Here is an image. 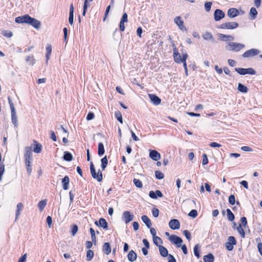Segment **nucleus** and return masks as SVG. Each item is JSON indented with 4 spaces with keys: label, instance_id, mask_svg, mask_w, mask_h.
Returning <instances> with one entry per match:
<instances>
[{
    "label": "nucleus",
    "instance_id": "f257e3e1",
    "mask_svg": "<svg viewBox=\"0 0 262 262\" xmlns=\"http://www.w3.org/2000/svg\"><path fill=\"white\" fill-rule=\"evenodd\" d=\"M15 21L19 24H28L36 29H38L40 26V23L34 18L30 17L26 14L15 18Z\"/></svg>",
    "mask_w": 262,
    "mask_h": 262
},
{
    "label": "nucleus",
    "instance_id": "f03ea898",
    "mask_svg": "<svg viewBox=\"0 0 262 262\" xmlns=\"http://www.w3.org/2000/svg\"><path fill=\"white\" fill-rule=\"evenodd\" d=\"M245 45L236 42H228L225 46L227 50L234 52H239L244 49Z\"/></svg>",
    "mask_w": 262,
    "mask_h": 262
},
{
    "label": "nucleus",
    "instance_id": "7ed1b4c3",
    "mask_svg": "<svg viewBox=\"0 0 262 262\" xmlns=\"http://www.w3.org/2000/svg\"><path fill=\"white\" fill-rule=\"evenodd\" d=\"M8 102L9 104L10 105V109H11V120L13 124V125L15 126V127H17L18 125L17 123V117L16 115V111L14 107V106L13 105V103L11 100L10 98L9 97L8 98Z\"/></svg>",
    "mask_w": 262,
    "mask_h": 262
},
{
    "label": "nucleus",
    "instance_id": "20e7f679",
    "mask_svg": "<svg viewBox=\"0 0 262 262\" xmlns=\"http://www.w3.org/2000/svg\"><path fill=\"white\" fill-rule=\"evenodd\" d=\"M90 170L92 176L94 179H96L99 182L102 181L103 177L102 172L99 169L98 172H96L93 163L92 162L90 163Z\"/></svg>",
    "mask_w": 262,
    "mask_h": 262
},
{
    "label": "nucleus",
    "instance_id": "39448f33",
    "mask_svg": "<svg viewBox=\"0 0 262 262\" xmlns=\"http://www.w3.org/2000/svg\"><path fill=\"white\" fill-rule=\"evenodd\" d=\"M235 71L240 75H245L246 74L255 75L256 74L255 71L252 68L247 69L236 68Z\"/></svg>",
    "mask_w": 262,
    "mask_h": 262
},
{
    "label": "nucleus",
    "instance_id": "423d86ee",
    "mask_svg": "<svg viewBox=\"0 0 262 262\" xmlns=\"http://www.w3.org/2000/svg\"><path fill=\"white\" fill-rule=\"evenodd\" d=\"M238 26V24L236 22H227L221 24L219 28L222 29H234Z\"/></svg>",
    "mask_w": 262,
    "mask_h": 262
},
{
    "label": "nucleus",
    "instance_id": "0eeeda50",
    "mask_svg": "<svg viewBox=\"0 0 262 262\" xmlns=\"http://www.w3.org/2000/svg\"><path fill=\"white\" fill-rule=\"evenodd\" d=\"M134 217L133 214H132L128 211H125L123 212L122 219L125 224H127L133 220Z\"/></svg>",
    "mask_w": 262,
    "mask_h": 262
},
{
    "label": "nucleus",
    "instance_id": "6e6552de",
    "mask_svg": "<svg viewBox=\"0 0 262 262\" xmlns=\"http://www.w3.org/2000/svg\"><path fill=\"white\" fill-rule=\"evenodd\" d=\"M259 53V51L258 50L255 49H250V50H247V51H246L243 54V56L244 58L251 57H253V56L258 54Z\"/></svg>",
    "mask_w": 262,
    "mask_h": 262
},
{
    "label": "nucleus",
    "instance_id": "1a4fd4ad",
    "mask_svg": "<svg viewBox=\"0 0 262 262\" xmlns=\"http://www.w3.org/2000/svg\"><path fill=\"white\" fill-rule=\"evenodd\" d=\"M170 241L176 244L178 247H180L183 243V240L180 237L172 235L169 237Z\"/></svg>",
    "mask_w": 262,
    "mask_h": 262
},
{
    "label": "nucleus",
    "instance_id": "9d476101",
    "mask_svg": "<svg viewBox=\"0 0 262 262\" xmlns=\"http://www.w3.org/2000/svg\"><path fill=\"white\" fill-rule=\"evenodd\" d=\"M225 17L224 12L220 10L216 9L214 12V18L215 21H219Z\"/></svg>",
    "mask_w": 262,
    "mask_h": 262
},
{
    "label": "nucleus",
    "instance_id": "9b49d317",
    "mask_svg": "<svg viewBox=\"0 0 262 262\" xmlns=\"http://www.w3.org/2000/svg\"><path fill=\"white\" fill-rule=\"evenodd\" d=\"M169 226L171 229L176 230L180 228V224L178 220L172 219L170 221Z\"/></svg>",
    "mask_w": 262,
    "mask_h": 262
},
{
    "label": "nucleus",
    "instance_id": "f8f14e48",
    "mask_svg": "<svg viewBox=\"0 0 262 262\" xmlns=\"http://www.w3.org/2000/svg\"><path fill=\"white\" fill-rule=\"evenodd\" d=\"M95 225H96L98 227H100L103 228V229L106 230L107 229V223L106 220L103 218H100L99 219V222L95 221Z\"/></svg>",
    "mask_w": 262,
    "mask_h": 262
},
{
    "label": "nucleus",
    "instance_id": "ddd939ff",
    "mask_svg": "<svg viewBox=\"0 0 262 262\" xmlns=\"http://www.w3.org/2000/svg\"><path fill=\"white\" fill-rule=\"evenodd\" d=\"M239 15L238 10L234 8H230L227 12V15L230 18H234Z\"/></svg>",
    "mask_w": 262,
    "mask_h": 262
},
{
    "label": "nucleus",
    "instance_id": "4468645a",
    "mask_svg": "<svg viewBox=\"0 0 262 262\" xmlns=\"http://www.w3.org/2000/svg\"><path fill=\"white\" fill-rule=\"evenodd\" d=\"M174 22L181 30H184L185 29L184 25V21L182 20L180 16H177L174 18Z\"/></svg>",
    "mask_w": 262,
    "mask_h": 262
},
{
    "label": "nucleus",
    "instance_id": "2eb2a0df",
    "mask_svg": "<svg viewBox=\"0 0 262 262\" xmlns=\"http://www.w3.org/2000/svg\"><path fill=\"white\" fill-rule=\"evenodd\" d=\"M149 157L154 161H158L161 158L160 154L156 150L150 151Z\"/></svg>",
    "mask_w": 262,
    "mask_h": 262
},
{
    "label": "nucleus",
    "instance_id": "dca6fc26",
    "mask_svg": "<svg viewBox=\"0 0 262 262\" xmlns=\"http://www.w3.org/2000/svg\"><path fill=\"white\" fill-rule=\"evenodd\" d=\"M148 97L154 105H157L160 104L161 100L157 96L154 94H148Z\"/></svg>",
    "mask_w": 262,
    "mask_h": 262
},
{
    "label": "nucleus",
    "instance_id": "f3484780",
    "mask_svg": "<svg viewBox=\"0 0 262 262\" xmlns=\"http://www.w3.org/2000/svg\"><path fill=\"white\" fill-rule=\"evenodd\" d=\"M219 39L223 41H230L234 40V37L230 35H225L223 34H219Z\"/></svg>",
    "mask_w": 262,
    "mask_h": 262
},
{
    "label": "nucleus",
    "instance_id": "a211bd4d",
    "mask_svg": "<svg viewBox=\"0 0 262 262\" xmlns=\"http://www.w3.org/2000/svg\"><path fill=\"white\" fill-rule=\"evenodd\" d=\"M33 151L36 154H39L41 152L42 146L41 144L36 141H34L33 145Z\"/></svg>",
    "mask_w": 262,
    "mask_h": 262
},
{
    "label": "nucleus",
    "instance_id": "6ab92c4d",
    "mask_svg": "<svg viewBox=\"0 0 262 262\" xmlns=\"http://www.w3.org/2000/svg\"><path fill=\"white\" fill-rule=\"evenodd\" d=\"M24 205L21 203H19L17 204L16 210L15 211V221L18 219V216L20 214V212L23 208Z\"/></svg>",
    "mask_w": 262,
    "mask_h": 262
},
{
    "label": "nucleus",
    "instance_id": "aec40b11",
    "mask_svg": "<svg viewBox=\"0 0 262 262\" xmlns=\"http://www.w3.org/2000/svg\"><path fill=\"white\" fill-rule=\"evenodd\" d=\"M203 38L205 40L214 41V38L212 34L209 32H206L202 34Z\"/></svg>",
    "mask_w": 262,
    "mask_h": 262
},
{
    "label": "nucleus",
    "instance_id": "412c9836",
    "mask_svg": "<svg viewBox=\"0 0 262 262\" xmlns=\"http://www.w3.org/2000/svg\"><path fill=\"white\" fill-rule=\"evenodd\" d=\"M70 182L69 178L68 176H65L62 180V183L63 185V189L64 190H68L69 189V184Z\"/></svg>",
    "mask_w": 262,
    "mask_h": 262
},
{
    "label": "nucleus",
    "instance_id": "4be33fe9",
    "mask_svg": "<svg viewBox=\"0 0 262 262\" xmlns=\"http://www.w3.org/2000/svg\"><path fill=\"white\" fill-rule=\"evenodd\" d=\"M32 147L31 146H26L25 147L24 150H25V154L24 157L25 158H29V157H32Z\"/></svg>",
    "mask_w": 262,
    "mask_h": 262
},
{
    "label": "nucleus",
    "instance_id": "5701e85b",
    "mask_svg": "<svg viewBox=\"0 0 262 262\" xmlns=\"http://www.w3.org/2000/svg\"><path fill=\"white\" fill-rule=\"evenodd\" d=\"M46 52H47V53L46 55V63H48V60H49V59L50 58V55L52 53V46L50 44L47 45V47H46Z\"/></svg>",
    "mask_w": 262,
    "mask_h": 262
},
{
    "label": "nucleus",
    "instance_id": "b1692460",
    "mask_svg": "<svg viewBox=\"0 0 262 262\" xmlns=\"http://www.w3.org/2000/svg\"><path fill=\"white\" fill-rule=\"evenodd\" d=\"M141 219L145 223L147 228H150L151 226V223L148 217L145 215L142 216Z\"/></svg>",
    "mask_w": 262,
    "mask_h": 262
},
{
    "label": "nucleus",
    "instance_id": "393cba45",
    "mask_svg": "<svg viewBox=\"0 0 262 262\" xmlns=\"http://www.w3.org/2000/svg\"><path fill=\"white\" fill-rule=\"evenodd\" d=\"M127 258L130 261H134L137 258V254L133 250H130L127 255Z\"/></svg>",
    "mask_w": 262,
    "mask_h": 262
},
{
    "label": "nucleus",
    "instance_id": "a878e982",
    "mask_svg": "<svg viewBox=\"0 0 262 262\" xmlns=\"http://www.w3.org/2000/svg\"><path fill=\"white\" fill-rule=\"evenodd\" d=\"M102 250L106 254H109L111 252V248L110 244L108 243H105L103 246Z\"/></svg>",
    "mask_w": 262,
    "mask_h": 262
},
{
    "label": "nucleus",
    "instance_id": "bb28decb",
    "mask_svg": "<svg viewBox=\"0 0 262 262\" xmlns=\"http://www.w3.org/2000/svg\"><path fill=\"white\" fill-rule=\"evenodd\" d=\"M159 252L160 253V254L163 257H166L169 255L168 254L167 250L164 247H163L162 246H159Z\"/></svg>",
    "mask_w": 262,
    "mask_h": 262
},
{
    "label": "nucleus",
    "instance_id": "cd10ccee",
    "mask_svg": "<svg viewBox=\"0 0 262 262\" xmlns=\"http://www.w3.org/2000/svg\"><path fill=\"white\" fill-rule=\"evenodd\" d=\"M203 259L204 262H213L214 258L211 253H209L208 255H205Z\"/></svg>",
    "mask_w": 262,
    "mask_h": 262
},
{
    "label": "nucleus",
    "instance_id": "c85d7f7f",
    "mask_svg": "<svg viewBox=\"0 0 262 262\" xmlns=\"http://www.w3.org/2000/svg\"><path fill=\"white\" fill-rule=\"evenodd\" d=\"M63 159L67 161H71L73 159V156L71 153L68 151H64Z\"/></svg>",
    "mask_w": 262,
    "mask_h": 262
},
{
    "label": "nucleus",
    "instance_id": "c756f323",
    "mask_svg": "<svg viewBox=\"0 0 262 262\" xmlns=\"http://www.w3.org/2000/svg\"><path fill=\"white\" fill-rule=\"evenodd\" d=\"M237 90L242 93H246L248 92V88L241 83L238 84Z\"/></svg>",
    "mask_w": 262,
    "mask_h": 262
},
{
    "label": "nucleus",
    "instance_id": "7c9ffc66",
    "mask_svg": "<svg viewBox=\"0 0 262 262\" xmlns=\"http://www.w3.org/2000/svg\"><path fill=\"white\" fill-rule=\"evenodd\" d=\"M104 153V146L102 143H99L98 144V154L99 156H102Z\"/></svg>",
    "mask_w": 262,
    "mask_h": 262
},
{
    "label": "nucleus",
    "instance_id": "2f4dec72",
    "mask_svg": "<svg viewBox=\"0 0 262 262\" xmlns=\"http://www.w3.org/2000/svg\"><path fill=\"white\" fill-rule=\"evenodd\" d=\"M152 239H153V242L157 246H158V247L159 246H161V244L162 243V239H161V238H160L158 236H155V237H153L152 238Z\"/></svg>",
    "mask_w": 262,
    "mask_h": 262
},
{
    "label": "nucleus",
    "instance_id": "473e14b6",
    "mask_svg": "<svg viewBox=\"0 0 262 262\" xmlns=\"http://www.w3.org/2000/svg\"><path fill=\"white\" fill-rule=\"evenodd\" d=\"M257 14V11L256 9L254 7H252L250 11V15L251 16V18L252 19H255L256 18Z\"/></svg>",
    "mask_w": 262,
    "mask_h": 262
},
{
    "label": "nucleus",
    "instance_id": "72a5a7b5",
    "mask_svg": "<svg viewBox=\"0 0 262 262\" xmlns=\"http://www.w3.org/2000/svg\"><path fill=\"white\" fill-rule=\"evenodd\" d=\"M47 204V200H43L40 201L38 204V207L40 211H42Z\"/></svg>",
    "mask_w": 262,
    "mask_h": 262
},
{
    "label": "nucleus",
    "instance_id": "f704fd0d",
    "mask_svg": "<svg viewBox=\"0 0 262 262\" xmlns=\"http://www.w3.org/2000/svg\"><path fill=\"white\" fill-rule=\"evenodd\" d=\"M227 217L230 221H233L234 220V215L229 209H227Z\"/></svg>",
    "mask_w": 262,
    "mask_h": 262
},
{
    "label": "nucleus",
    "instance_id": "c9c22d12",
    "mask_svg": "<svg viewBox=\"0 0 262 262\" xmlns=\"http://www.w3.org/2000/svg\"><path fill=\"white\" fill-rule=\"evenodd\" d=\"M101 168H102V170H104L107 166V159L106 158V157L105 156L104 157H103L101 159Z\"/></svg>",
    "mask_w": 262,
    "mask_h": 262
},
{
    "label": "nucleus",
    "instance_id": "e433bc0d",
    "mask_svg": "<svg viewBox=\"0 0 262 262\" xmlns=\"http://www.w3.org/2000/svg\"><path fill=\"white\" fill-rule=\"evenodd\" d=\"M93 256H94V252H93V251L92 250H90V249L88 250V251L86 252L87 260L88 261L91 260V259H92Z\"/></svg>",
    "mask_w": 262,
    "mask_h": 262
},
{
    "label": "nucleus",
    "instance_id": "4c0bfd02",
    "mask_svg": "<svg viewBox=\"0 0 262 262\" xmlns=\"http://www.w3.org/2000/svg\"><path fill=\"white\" fill-rule=\"evenodd\" d=\"M89 2V1H88V0L84 1V5H83V12H82L83 16H85L86 10H87V8L90 6V5L88 3Z\"/></svg>",
    "mask_w": 262,
    "mask_h": 262
},
{
    "label": "nucleus",
    "instance_id": "58836bf2",
    "mask_svg": "<svg viewBox=\"0 0 262 262\" xmlns=\"http://www.w3.org/2000/svg\"><path fill=\"white\" fill-rule=\"evenodd\" d=\"M115 117L117 118V119L121 123H123L122 117V115H121V114L120 113V112L119 111L116 112L115 113Z\"/></svg>",
    "mask_w": 262,
    "mask_h": 262
},
{
    "label": "nucleus",
    "instance_id": "ea45409f",
    "mask_svg": "<svg viewBox=\"0 0 262 262\" xmlns=\"http://www.w3.org/2000/svg\"><path fill=\"white\" fill-rule=\"evenodd\" d=\"M199 248H200L199 245L197 244L194 246V249H193L194 254L195 256H196L197 258H198L200 257V253L199 252Z\"/></svg>",
    "mask_w": 262,
    "mask_h": 262
},
{
    "label": "nucleus",
    "instance_id": "a19ab883",
    "mask_svg": "<svg viewBox=\"0 0 262 262\" xmlns=\"http://www.w3.org/2000/svg\"><path fill=\"white\" fill-rule=\"evenodd\" d=\"M135 186L138 188H142V183L141 181L138 179H134L133 180Z\"/></svg>",
    "mask_w": 262,
    "mask_h": 262
},
{
    "label": "nucleus",
    "instance_id": "79ce46f5",
    "mask_svg": "<svg viewBox=\"0 0 262 262\" xmlns=\"http://www.w3.org/2000/svg\"><path fill=\"white\" fill-rule=\"evenodd\" d=\"M155 176L156 178L159 180L162 179L164 178V174L159 171H155Z\"/></svg>",
    "mask_w": 262,
    "mask_h": 262
},
{
    "label": "nucleus",
    "instance_id": "37998d69",
    "mask_svg": "<svg viewBox=\"0 0 262 262\" xmlns=\"http://www.w3.org/2000/svg\"><path fill=\"white\" fill-rule=\"evenodd\" d=\"M212 3L210 2H206L204 5L205 9L207 12H209L211 10Z\"/></svg>",
    "mask_w": 262,
    "mask_h": 262
},
{
    "label": "nucleus",
    "instance_id": "c03bdc74",
    "mask_svg": "<svg viewBox=\"0 0 262 262\" xmlns=\"http://www.w3.org/2000/svg\"><path fill=\"white\" fill-rule=\"evenodd\" d=\"M90 231L91 235L92 240L93 242L95 243L96 242V236H95V230L92 228H91L90 229Z\"/></svg>",
    "mask_w": 262,
    "mask_h": 262
},
{
    "label": "nucleus",
    "instance_id": "a18cd8bd",
    "mask_svg": "<svg viewBox=\"0 0 262 262\" xmlns=\"http://www.w3.org/2000/svg\"><path fill=\"white\" fill-rule=\"evenodd\" d=\"M173 58H174V61L178 63H180L182 61V57L180 53L179 54H177V55L174 56Z\"/></svg>",
    "mask_w": 262,
    "mask_h": 262
},
{
    "label": "nucleus",
    "instance_id": "49530a36",
    "mask_svg": "<svg viewBox=\"0 0 262 262\" xmlns=\"http://www.w3.org/2000/svg\"><path fill=\"white\" fill-rule=\"evenodd\" d=\"M26 61L28 62L30 65H33L34 63V59L33 56H27L26 58Z\"/></svg>",
    "mask_w": 262,
    "mask_h": 262
},
{
    "label": "nucleus",
    "instance_id": "de8ad7c7",
    "mask_svg": "<svg viewBox=\"0 0 262 262\" xmlns=\"http://www.w3.org/2000/svg\"><path fill=\"white\" fill-rule=\"evenodd\" d=\"M237 230L238 231V233L241 235L242 237H245V231H244V229L241 227V225H239L237 227Z\"/></svg>",
    "mask_w": 262,
    "mask_h": 262
},
{
    "label": "nucleus",
    "instance_id": "09e8293b",
    "mask_svg": "<svg viewBox=\"0 0 262 262\" xmlns=\"http://www.w3.org/2000/svg\"><path fill=\"white\" fill-rule=\"evenodd\" d=\"M188 215L193 218L196 217L198 215L197 211L196 210H191V211L189 213Z\"/></svg>",
    "mask_w": 262,
    "mask_h": 262
},
{
    "label": "nucleus",
    "instance_id": "8fccbe9b",
    "mask_svg": "<svg viewBox=\"0 0 262 262\" xmlns=\"http://www.w3.org/2000/svg\"><path fill=\"white\" fill-rule=\"evenodd\" d=\"M159 211L158 209L156 208H154L152 209V215L155 217H157L159 215Z\"/></svg>",
    "mask_w": 262,
    "mask_h": 262
},
{
    "label": "nucleus",
    "instance_id": "3c124183",
    "mask_svg": "<svg viewBox=\"0 0 262 262\" xmlns=\"http://www.w3.org/2000/svg\"><path fill=\"white\" fill-rule=\"evenodd\" d=\"M228 243H229L230 244H231L233 245H235L236 241L235 239V238L232 236H229L228 238Z\"/></svg>",
    "mask_w": 262,
    "mask_h": 262
},
{
    "label": "nucleus",
    "instance_id": "603ef678",
    "mask_svg": "<svg viewBox=\"0 0 262 262\" xmlns=\"http://www.w3.org/2000/svg\"><path fill=\"white\" fill-rule=\"evenodd\" d=\"M77 231H78L77 226L75 225L73 226V227L72 228V231H71V233H72V235L74 236L76 234Z\"/></svg>",
    "mask_w": 262,
    "mask_h": 262
},
{
    "label": "nucleus",
    "instance_id": "864d4df0",
    "mask_svg": "<svg viewBox=\"0 0 262 262\" xmlns=\"http://www.w3.org/2000/svg\"><path fill=\"white\" fill-rule=\"evenodd\" d=\"M94 117H95L94 114L92 112H89L86 116V120L88 121H90V120L93 119L94 118Z\"/></svg>",
    "mask_w": 262,
    "mask_h": 262
},
{
    "label": "nucleus",
    "instance_id": "5fc2aeb1",
    "mask_svg": "<svg viewBox=\"0 0 262 262\" xmlns=\"http://www.w3.org/2000/svg\"><path fill=\"white\" fill-rule=\"evenodd\" d=\"M208 160L207 156L206 154H204L203 155L202 164L203 165H205L207 164L208 163Z\"/></svg>",
    "mask_w": 262,
    "mask_h": 262
},
{
    "label": "nucleus",
    "instance_id": "6e6d98bb",
    "mask_svg": "<svg viewBox=\"0 0 262 262\" xmlns=\"http://www.w3.org/2000/svg\"><path fill=\"white\" fill-rule=\"evenodd\" d=\"M183 234L186 236V238L190 241L191 239V234L187 230H185L183 231Z\"/></svg>",
    "mask_w": 262,
    "mask_h": 262
},
{
    "label": "nucleus",
    "instance_id": "4d7b16f0",
    "mask_svg": "<svg viewBox=\"0 0 262 262\" xmlns=\"http://www.w3.org/2000/svg\"><path fill=\"white\" fill-rule=\"evenodd\" d=\"M229 202L231 205H234L235 202V196L234 195H231L229 197Z\"/></svg>",
    "mask_w": 262,
    "mask_h": 262
},
{
    "label": "nucleus",
    "instance_id": "13d9d810",
    "mask_svg": "<svg viewBox=\"0 0 262 262\" xmlns=\"http://www.w3.org/2000/svg\"><path fill=\"white\" fill-rule=\"evenodd\" d=\"M27 256V253L24 254L19 258L18 262H26Z\"/></svg>",
    "mask_w": 262,
    "mask_h": 262
},
{
    "label": "nucleus",
    "instance_id": "bf43d9fd",
    "mask_svg": "<svg viewBox=\"0 0 262 262\" xmlns=\"http://www.w3.org/2000/svg\"><path fill=\"white\" fill-rule=\"evenodd\" d=\"M226 248L229 251H231L233 249V245L227 242L226 243Z\"/></svg>",
    "mask_w": 262,
    "mask_h": 262
},
{
    "label": "nucleus",
    "instance_id": "052dcab7",
    "mask_svg": "<svg viewBox=\"0 0 262 262\" xmlns=\"http://www.w3.org/2000/svg\"><path fill=\"white\" fill-rule=\"evenodd\" d=\"M47 223L48 225V226L49 228L51 227V225L52 224V217L50 216H48L47 217Z\"/></svg>",
    "mask_w": 262,
    "mask_h": 262
},
{
    "label": "nucleus",
    "instance_id": "680f3d73",
    "mask_svg": "<svg viewBox=\"0 0 262 262\" xmlns=\"http://www.w3.org/2000/svg\"><path fill=\"white\" fill-rule=\"evenodd\" d=\"M25 165L31 164L32 161V157L25 158Z\"/></svg>",
    "mask_w": 262,
    "mask_h": 262
},
{
    "label": "nucleus",
    "instance_id": "e2e57ef3",
    "mask_svg": "<svg viewBox=\"0 0 262 262\" xmlns=\"http://www.w3.org/2000/svg\"><path fill=\"white\" fill-rule=\"evenodd\" d=\"M3 35L8 37H11L12 36L13 34L10 31H5L3 33Z\"/></svg>",
    "mask_w": 262,
    "mask_h": 262
},
{
    "label": "nucleus",
    "instance_id": "0e129e2a",
    "mask_svg": "<svg viewBox=\"0 0 262 262\" xmlns=\"http://www.w3.org/2000/svg\"><path fill=\"white\" fill-rule=\"evenodd\" d=\"M127 15L126 13H124L120 21L123 23H126L127 22Z\"/></svg>",
    "mask_w": 262,
    "mask_h": 262
},
{
    "label": "nucleus",
    "instance_id": "69168bd1",
    "mask_svg": "<svg viewBox=\"0 0 262 262\" xmlns=\"http://www.w3.org/2000/svg\"><path fill=\"white\" fill-rule=\"evenodd\" d=\"M149 196L152 198V199H157V195L156 194V193L155 192H154V191H150L149 193Z\"/></svg>",
    "mask_w": 262,
    "mask_h": 262
},
{
    "label": "nucleus",
    "instance_id": "338daca9",
    "mask_svg": "<svg viewBox=\"0 0 262 262\" xmlns=\"http://www.w3.org/2000/svg\"><path fill=\"white\" fill-rule=\"evenodd\" d=\"M168 262H176V260L174 257L171 254H169L168 255Z\"/></svg>",
    "mask_w": 262,
    "mask_h": 262
},
{
    "label": "nucleus",
    "instance_id": "774afa93",
    "mask_svg": "<svg viewBox=\"0 0 262 262\" xmlns=\"http://www.w3.org/2000/svg\"><path fill=\"white\" fill-rule=\"evenodd\" d=\"M257 248L259 252L260 253V255L262 256V243H259L258 244Z\"/></svg>",
    "mask_w": 262,
    "mask_h": 262
}]
</instances>
